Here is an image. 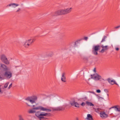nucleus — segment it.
I'll return each mask as SVG.
<instances>
[{"label":"nucleus","mask_w":120,"mask_h":120,"mask_svg":"<svg viewBox=\"0 0 120 120\" xmlns=\"http://www.w3.org/2000/svg\"><path fill=\"white\" fill-rule=\"evenodd\" d=\"M35 110H40L43 111L49 112L51 111V110L50 108H44L41 106H39L37 107H34L32 109L29 110L28 112L29 113H35V116L40 120H46L47 118L46 117L51 116V114L49 113H46L44 112H41L40 111H38L36 112Z\"/></svg>","instance_id":"f257e3e1"},{"label":"nucleus","mask_w":120,"mask_h":120,"mask_svg":"<svg viewBox=\"0 0 120 120\" xmlns=\"http://www.w3.org/2000/svg\"><path fill=\"white\" fill-rule=\"evenodd\" d=\"M101 47L102 48L100 51V52L101 53H103L105 51L108 50L109 48L108 46L107 45L104 46L102 45L94 46L92 48V53L95 55H98V51L100 50Z\"/></svg>","instance_id":"f03ea898"},{"label":"nucleus","mask_w":120,"mask_h":120,"mask_svg":"<svg viewBox=\"0 0 120 120\" xmlns=\"http://www.w3.org/2000/svg\"><path fill=\"white\" fill-rule=\"evenodd\" d=\"M37 99V97L35 96H33L30 97H28L26 98L25 100L30 102L32 104L35 103Z\"/></svg>","instance_id":"7ed1b4c3"},{"label":"nucleus","mask_w":120,"mask_h":120,"mask_svg":"<svg viewBox=\"0 0 120 120\" xmlns=\"http://www.w3.org/2000/svg\"><path fill=\"white\" fill-rule=\"evenodd\" d=\"M0 76L2 77L1 79H4L6 77L8 79H10L12 76V73L10 71H6L4 73L1 74Z\"/></svg>","instance_id":"20e7f679"},{"label":"nucleus","mask_w":120,"mask_h":120,"mask_svg":"<svg viewBox=\"0 0 120 120\" xmlns=\"http://www.w3.org/2000/svg\"><path fill=\"white\" fill-rule=\"evenodd\" d=\"M54 14L55 16L65 15L64 9H60L56 11L55 12Z\"/></svg>","instance_id":"39448f33"},{"label":"nucleus","mask_w":120,"mask_h":120,"mask_svg":"<svg viewBox=\"0 0 120 120\" xmlns=\"http://www.w3.org/2000/svg\"><path fill=\"white\" fill-rule=\"evenodd\" d=\"M91 78L95 80H98L101 78V76L97 73L91 75Z\"/></svg>","instance_id":"423d86ee"},{"label":"nucleus","mask_w":120,"mask_h":120,"mask_svg":"<svg viewBox=\"0 0 120 120\" xmlns=\"http://www.w3.org/2000/svg\"><path fill=\"white\" fill-rule=\"evenodd\" d=\"M1 61L4 63L7 64H8L9 62L5 56L4 55H2L1 57Z\"/></svg>","instance_id":"0eeeda50"},{"label":"nucleus","mask_w":120,"mask_h":120,"mask_svg":"<svg viewBox=\"0 0 120 120\" xmlns=\"http://www.w3.org/2000/svg\"><path fill=\"white\" fill-rule=\"evenodd\" d=\"M0 69L1 70L6 71L8 70L7 66L5 64L2 63H0Z\"/></svg>","instance_id":"6e6552de"},{"label":"nucleus","mask_w":120,"mask_h":120,"mask_svg":"<svg viewBox=\"0 0 120 120\" xmlns=\"http://www.w3.org/2000/svg\"><path fill=\"white\" fill-rule=\"evenodd\" d=\"M100 116L101 117L102 119H105L108 117L107 114H106L104 111H102L100 113Z\"/></svg>","instance_id":"1a4fd4ad"},{"label":"nucleus","mask_w":120,"mask_h":120,"mask_svg":"<svg viewBox=\"0 0 120 120\" xmlns=\"http://www.w3.org/2000/svg\"><path fill=\"white\" fill-rule=\"evenodd\" d=\"M70 104L72 106H74L77 108H79V104L75 102V101L70 102Z\"/></svg>","instance_id":"9d476101"},{"label":"nucleus","mask_w":120,"mask_h":120,"mask_svg":"<svg viewBox=\"0 0 120 120\" xmlns=\"http://www.w3.org/2000/svg\"><path fill=\"white\" fill-rule=\"evenodd\" d=\"M72 8H68L65 9H64L65 15L70 13L72 11Z\"/></svg>","instance_id":"9b49d317"},{"label":"nucleus","mask_w":120,"mask_h":120,"mask_svg":"<svg viewBox=\"0 0 120 120\" xmlns=\"http://www.w3.org/2000/svg\"><path fill=\"white\" fill-rule=\"evenodd\" d=\"M107 80L108 82L112 85H113L114 84L117 85H118V84L116 83V81L114 80H111L109 78L107 79Z\"/></svg>","instance_id":"f8f14e48"},{"label":"nucleus","mask_w":120,"mask_h":120,"mask_svg":"<svg viewBox=\"0 0 120 120\" xmlns=\"http://www.w3.org/2000/svg\"><path fill=\"white\" fill-rule=\"evenodd\" d=\"M35 40L36 39L35 38H32L27 40V41H29L28 42L30 45L31 44L33 43L35 41Z\"/></svg>","instance_id":"ddd939ff"},{"label":"nucleus","mask_w":120,"mask_h":120,"mask_svg":"<svg viewBox=\"0 0 120 120\" xmlns=\"http://www.w3.org/2000/svg\"><path fill=\"white\" fill-rule=\"evenodd\" d=\"M28 41L27 40L26 41L23 45L26 48H28L30 45Z\"/></svg>","instance_id":"4468645a"},{"label":"nucleus","mask_w":120,"mask_h":120,"mask_svg":"<svg viewBox=\"0 0 120 120\" xmlns=\"http://www.w3.org/2000/svg\"><path fill=\"white\" fill-rule=\"evenodd\" d=\"M112 108H114L116 109V111L120 112V107L119 105H117L114 106L111 108H110L109 109H110Z\"/></svg>","instance_id":"2eb2a0df"},{"label":"nucleus","mask_w":120,"mask_h":120,"mask_svg":"<svg viewBox=\"0 0 120 120\" xmlns=\"http://www.w3.org/2000/svg\"><path fill=\"white\" fill-rule=\"evenodd\" d=\"M86 119L87 120H94L92 116L89 114H87Z\"/></svg>","instance_id":"dca6fc26"},{"label":"nucleus","mask_w":120,"mask_h":120,"mask_svg":"<svg viewBox=\"0 0 120 120\" xmlns=\"http://www.w3.org/2000/svg\"><path fill=\"white\" fill-rule=\"evenodd\" d=\"M65 75V73H63L62 74V77L61 78V81L64 82H65L66 81V77Z\"/></svg>","instance_id":"f3484780"},{"label":"nucleus","mask_w":120,"mask_h":120,"mask_svg":"<svg viewBox=\"0 0 120 120\" xmlns=\"http://www.w3.org/2000/svg\"><path fill=\"white\" fill-rule=\"evenodd\" d=\"M94 109L95 112H96L100 114V112H101V109L99 108H97L95 109V108H94Z\"/></svg>","instance_id":"a211bd4d"},{"label":"nucleus","mask_w":120,"mask_h":120,"mask_svg":"<svg viewBox=\"0 0 120 120\" xmlns=\"http://www.w3.org/2000/svg\"><path fill=\"white\" fill-rule=\"evenodd\" d=\"M19 5L18 4H16L15 3H13L10 4L8 5V6H12L13 7L15 8L17 6Z\"/></svg>","instance_id":"6ab92c4d"},{"label":"nucleus","mask_w":120,"mask_h":120,"mask_svg":"<svg viewBox=\"0 0 120 120\" xmlns=\"http://www.w3.org/2000/svg\"><path fill=\"white\" fill-rule=\"evenodd\" d=\"M64 108L62 106L59 107H57L56 109L57 110L59 111H61L62 110H64Z\"/></svg>","instance_id":"aec40b11"},{"label":"nucleus","mask_w":120,"mask_h":120,"mask_svg":"<svg viewBox=\"0 0 120 120\" xmlns=\"http://www.w3.org/2000/svg\"><path fill=\"white\" fill-rule=\"evenodd\" d=\"M86 104L88 105L89 106H93L94 105L91 102H89L88 101H86Z\"/></svg>","instance_id":"412c9836"},{"label":"nucleus","mask_w":120,"mask_h":120,"mask_svg":"<svg viewBox=\"0 0 120 120\" xmlns=\"http://www.w3.org/2000/svg\"><path fill=\"white\" fill-rule=\"evenodd\" d=\"M19 120H24L21 115H19Z\"/></svg>","instance_id":"4be33fe9"},{"label":"nucleus","mask_w":120,"mask_h":120,"mask_svg":"<svg viewBox=\"0 0 120 120\" xmlns=\"http://www.w3.org/2000/svg\"><path fill=\"white\" fill-rule=\"evenodd\" d=\"M106 38V37L105 36H104L103 38H102V40L101 41V42L102 43V42L104 41H105V39Z\"/></svg>","instance_id":"5701e85b"},{"label":"nucleus","mask_w":120,"mask_h":120,"mask_svg":"<svg viewBox=\"0 0 120 120\" xmlns=\"http://www.w3.org/2000/svg\"><path fill=\"white\" fill-rule=\"evenodd\" d=\"M9 84V82H6L4 85V87L5 88H6L8 87V84Z\"/></svg>","instance_id":"b1692460"},{"label":"nucleus","mask_w":120,"mask_h":120,"mask_svg":"<svg viewBox=\"0 0 120 120\" xmlns=\"http://www.w3.org/2000/svg\"><path fill=\"white\" fill-rule=\"evenodd\" d=\"M19 66H14L15 68L17 70H18V69L20 70V69L19 68Z\"/></svg>","instance_id":"393cba45"},{"label":"nucleus","mask_w":120,"mask_h":120,"mask_svg":"<svg viewBox=\"0 0 120 120\" xmlns=\"http://www.w3.org/2000/svg\"><path fill=\"white\" fill-rule=\"evenodd\" d=\"M12 84L11 83L9 86V87L8 88V89H9L12 86Z\"/></svg>","instance_id":"a878e982"},{"label":"nucleus","mask_w":120,"mask_h":120,"mask_svg":"<svg viewBox=\"0 0 120 120\" xmlns=\"http://www.w3.org/2000/svg\"><path fill=\"white\" fill-rule=\"evenodd\" d=\"M85 105V103L84 102H82L81 104V105L82 106H84Z\"/></svg>","instance_id":"bb28decb"},{"label":"nucleus","mask_w":120,"mask_h":120,"mask_svg":"<svg viewBox=\"0 0 120 120\" xmlns=\"http://www.w3.org/2000/svg\"><path fill=\"white\" fill-rule=\"evenodd\" d=\"M96 92L98 93H100L101 92V90H97Z\"/></svg>","instance_id":"cd10ccee"},{"label":"nucleus","mask_w":120,"mask_h":120,"mask_svg":"<svg viewBox=\"0 0 120 120\" xmlns=\"http://www.w3.org/2000/svg\"><path fill=\"white\" fill-rule=\"evenodd\" d=\"M119 27H120V25L118 26L115 27L114 28L115 29H118Z\"/></svg>","instance_id":"c85d7f7f"},{"label":"nucleus","mask_w":120,"mask_h":120,"mask_svg":"<svg viewBox=\"0 0 120 120\" xmlns=\"http://www.w3.org/2000/svg\"><path fill=\"white\" fill-rule=\"evenodd\" d=\"M88 37H85L84 38V39L86 40H87L88 39Z\"/></svg>","instance_id":"c756f323"},{"label":"nucleus","mask_w":120,"mask_h":120,"mask_svg":"<svg viewBox=\"0 0 120 120\" xmlns=\"http://www.w3.org/2000/svg\"><path fill=\"white\" fill-rule=\"evenodd\" d=\"M26 104L28 106H31V105H30L28 103H26Z\"/></svg>","instance_id":"7c9ffc66"},{"label":"nucleus","mask_w":120,"mask_h":120,"mask_svg":"<svg viewBox=\"0 0 120 120\" xmlns=\"http://www.w3.org/2000/svg\"><path fill=\"white\" fill-rule=\"evenodd\" d=\"M93 71L95 73L96 72V69L95 68H94V69L93 70Z\"/></svg>","instance_id":"2f4dec72"},{"label":"nucleus","mask_w":120,"mask_h":120,"mask_svg":"<svg viewBox=\"0 0 120 120\" xmlns=\"http://www.w3.org/2000/svg\"><path fill=\"white\" fill-rule=\"evenodd\" d=\"M115 49L116 51H118L119 50V49L118 48H115Z\"/></svg>","instance_id":"473e14b6"},{"label":"nucleus","mask_w":120,"mask_h":120,"mask_svg":"<svg viewBox=\"0 0 120 120\" xmlns=\"http://www.w3.org/2000/svg\"><path fill=\"white\" fill-rule=\"evenodd\" d=\"M20 9L19 8L18 10H17V11H16V12H18V11H20Z\"/></svg>","instance_id":"72a5a7b5"},{"label":"nucleus","mask_w":120,"mask_h":120,"mask_svg":"<svg viewBox=\"0 0 120 120\" xmlns=\"http://www.w3.org/2000/svg\"><path fill=\"white\" fill-rule=\"evenodd\" d=\"M89 92L90 93H92L93 94H95L93 92L90 91V92Z\"/></svg>","instance_id":"f704fd0d"},{"label":"nucleus","mask_w":120,"mask_h":120,"mask_svg":"<svg viewBox=\"0 0 120 120\" xmlns=\"http://www.w3.org/2000/svg\"><path fill=\"white\" fill-rule=\"evenodd\" d=\"M76 120H79L78 118L77 117H76Z\"/></svg>","instance_id":"c9c22d12"},{"label":"nucleus","mask_w":120,"mask_h":120,"mask_svg":"<svg viewBox=\"0 0 120 120\" xmlns=\"http://www.w3.org/2000/svg\"><path fill=\"white\" fill-rule=\"evenodd\" d=\"M1 92V89L0 88V93Z\"/></svg>","instance_id":"e433bc0d"},{"label":"nucleus","mask_w":120,"mask_h":120,"mask_svg":"<svg viewBox=\"0 0 120 120\" xmlns=\"http://www.w3.org/2000/svg\"><path fill=\"white\" fill-rule=\"evenodd\" d=\"M107 95L108 97H109V94H107Z\"/></svg>","instance_id":"4c0bfd02"},{"label":"nucleus","mask_w":120,"mask_h":120,"mask_svg":"<svg viewBox=\"0 0 120 120\" xmlns=\"http://www.w3.org/2000/svg\"><path fill=\"white\" fill-rule=\"evenodd\" d=\"M2 78V77H1V76H0V79Z\"/></svg>","instance_id":"58836bf2"},{"label":"nucleus","mask_w":120,"mask_h":120,"mask_svg":"<svg viewBox=\"0 0 120 120\" xmlns=\"http://www.w3.org/2000/svg\"><path fill=\"white\" fill-rule=\"evenodd\" d=\"M33 107H34V105H33Z\"/></svg>","instance_id":"ea45409f"}]
</instances>
